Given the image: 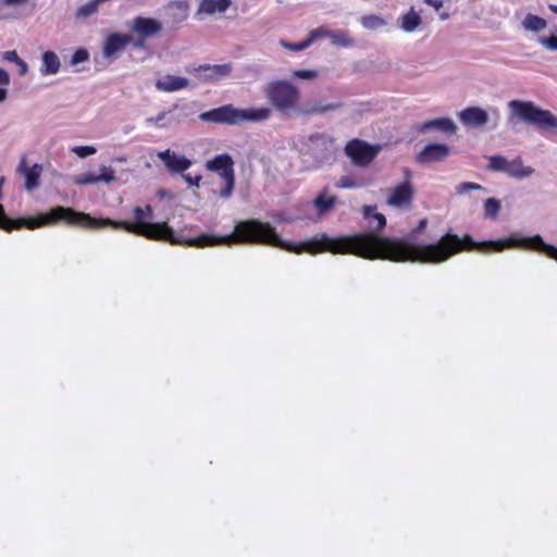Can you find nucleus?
<instances>
[{
	"mask_svg": "<svg viewBox=\"0 0 557 557\" xmlns=\"http://www.w3.org/2000/svg\"><path fill=\"white\" fill-rule=\"evenodd\" d=\"M428 220L422 219L418 226L403 239L380 236L373 232L357 233L331 237L326 233L314 236L300 244L272 239L274 247L283 250L317 255L331 252L333 255H355L368 260H389L393 262H421L442 263L462 250L478 249L481 252L503 251L504 249H530L545 255L546 243L541 235L522 237L512 234L506 239L475 242L467 235L460 238L456 234L447 233L435 244L416 245V234L422 232Z\"/></svg>",
	"mask_w": 557,
	"mask_h": 557,
	"instance_id": "obj_1",
	"label": "nucleus"
},
{
	"mask_svg": "<svg viewBox=\"0 0 557 557\" xmlns=\"http://www.w3.org/2000/svg\"><path fill=\"white\" fill-rule=\"evenodd\" d=\"M152 208L147 205L145 209L135 207L134 215L136 222L114 221L111 219H96L87 213L77 212L72 208L58 206L53 210L57 219H64L70 224L83 225L89 228H99L110 226L113 228H123L138 236H144L152 240H164L172 245H186L195 247H207L225 245L231 246L238 243L261 244L273 246L271 240H280L275 228L270 223L258 220H246L236 224L234 233L224 236H214L202 234L195 238H184L175 235L173 228L166 223L146 222V215H150Z\"/></svg>",
	"mask_w": 557,
	"mask_h": 557,
	"instance_id": "obj_2",
	"label": "nucleus"
},
{
	"mask_svg": "<svg viewBox=\"0 0 557 557\" xmlns=\"http://www.w3.org/2000/svg\"><path fill=\"white\" fill-rule=\"evenodd\" d=\"M508 123L512 126L518 122H524L542 132H557V116L549 110L535 106L532 101L511 100L508 102Z\"/></svg>",
	"mask_w": 557,
	"mask_h": 557,
	"instance_id": "obj_3",
	"label": "nucleus"
},
{
	"mask_svg": "<svg viewBox=\"0 0 557 557\" xmlns=\"http://www.w3.org/2000/svg\"><path fill=\"white\" fill-rule=\"evenodd\" d=\"M271 113V109L267 107L239 109L232 104H225L203 112L199 117L201 121L210 123L239 125L245 122L267 121Z\"/></svg>",
	"mask_w": 557,
	"mask_h": 557,
	"instance_id": "obj_4",
	"label": "nucleus"
},
{
	"mask_svg": "<svg viewBox=\"0 0 557 557\" xmlns=\"http://www.w3.org/2000/svg\"><path fill=\"white\" fill-rule=\"evenodd\" d=\"M300 144V154L313 169L330 164L336 158L335 139L326 133H314L302 137Z\"/></svg>",
	"mask_w": 557,
	"mask_h": 557,
	"instance_id": "obj_5",
	"label": "nucleus"
},
{
	"mask_svg": "<svg viewBox=\"0 0 557 557\" xmlns=\"http://www.w3.org/2000/svg\"><path fill=\"white\" fill-rule=\"evenodd\" d=\"M263 94L272 107L282 113L296 112L298 109L300 91L286 79L268 83Z\"/></svg>",
	"mask_w": 557,
	"mask_h": 557,
	"instance_id": "obj_6",
	"label": "nucleus"
},
{
	"mask_svg": "<svg viewBox=\"0 0 557 557\" xmlns=\"http://www.w3.org/2000/svg\"><path fill=\"white\" fill-rule=\"evenodd\" d=\"M209 171L216 172L224 181L225 186L220 189L219 195L222 198H230L234 190L235 174L234 162L228 154H220L206 163Z\"/></svg>",
	"mask_w": 557,
	"mask_h": 557,
	"instance_id": "obj_7",
	"label": "nucleus"
},
{
	"mask_svg": "<svg viewBox=\"0 0 557 557\" xmlns=\"http://www.w3.org/2000/svg\"><path fill=\"white\" fill-rule=\"evenodd\" d=\"M381 145H370L364 140L355 138L345 146V153L357 166H368L381 151Z\"/></svg>",
	"mask_w": 557,
	"mask_h": 557,
	"instance_id": "obj_8",
	"label": "nucleus"
},
{
	"mask_svg": "<svg viewBox=\"0 0 557 557\" xmlns=\"http://www.w3.org/2000/svg\"><path fill=\"white\" fill-rule=\"evenodd\" d=\"M451 153V148L446 144L432 143L426 145L417 156L416 161L422 165L444 162Z\"/></svg>",
	"mask_w": 557,
	"mask_h": 557,
	"instance_id": "obj_9",
	"label": "nucleus"
},
{
	"mask_svg": "<svg viewBox=\"0 0 557 557\" xmlns=\"http://www.w3.org/2000/svg\"><path fill=\"white\" fill-rule=\"evenodd\" d=\"M163 28L159 20L145 16H136L129 26V29L137 36L150 38L159 34Z\"/></svg>",
	"mask_w": 557,
	"mask_h": 557,
	"instance_id": "obj_10",
	"label": "nucleus"
},
{
	"mask_svg": "<svg viewBox=\"0 0 557 557\" xmlns=\"http://www.w3.org/2000/svg\"><path fill=\"white\" fill-rule=\"evenodd\" d=\"M195 71L198 73V78L201 82L213 83L220 78L227 77L232 73L233 66L230 63L214 65L202 64L195 69Z\"/></svg>",
	"mask_w": 557,
	"mask_h": 557,
	"instance_id": "obj_11",
	"label": "nucleus"
},
{
	"mask_svg": "<svg viewBox=\"0 0 557 557\" xmlns=\"http://www.w3.org/2000/svg\"><path fill=\"white\" fill-rule=\"evenodd\" d=\"M132 42V36L128 34L112 33L104 42L102 53L108 59H114L121 53L127 45Z\"/></svg>",
	"mask_w": 557,
	"mask_h": 557,
	"instance_id": "obj_12",
	"label": "nucleus"
},
{
	"mask_svg": "<svg viewBox=\"0 0 557 557\" xmlns=\"http://www.w3.org/2000/svg\"><path fill=\"white\" fill-rule=\"evenodd\" d=\"M413 195L414 189L411 182L405 181L392 189L386 202L392 207H405L411 203Z\"/></svg>",
	"mask_w": 557,
	"mask_h": 557,
	"instance_id": "obj_13",
	"label": "nucleus"
},
{
	"mask_svg": "<svg viewBox=\"0 0 557 557\" xmlns=\"http://www.w3.org/2000/svg\"><path fill=\"white\" fill-rule=\"evenodd\" d=\"M158 158L163 161L168 171L173 173H184L191 165V161L174 151L166 149L158 152Z\"/></svg>",
	"mask_w": 557,
	"mask_h": 557,
	"instance_id": "obj_14",
	"label": "nucleus"
},
{
	"mask_svg": "<svg viewBox=\"0 0 557 557\" xmlns=\"http://www.w3.org/2000/svg\"><path fill=\"white\" fill-rule=\"evenodd\" d=\"M460 122L469 127H482L488 122V113L480 107H469L458 113Z\"/></svg>",
	"mask_w": 557,
	"mask_h": 557,
	"instance_id": "obj_15",
	"label": "nucleus"
},
{
	"mask_svg": "<svg viewBox=\"0 0 557 557\" xmlns=\"http://www.w3.org/2000/svg\"><path fill=\"white\" fill-rule=\"evenodd\" d=\"M16 171L25 177V188L27 190H34L39 186V178L42 172V166L40 164L36 163L32 168H28L26 157L23 156Z\"/></svg>",
	"mask_w": 557,
	"mask_h": 557,
	"instance_id": "obj_16",
	"label": "nucleus"
},
{
	"mask_svg": "<svg viewBox=\"0 0 557 557\" xmlns=\"http://www.w3.org/2000/svg\"><path fill=\"white\" fill-rule=\"evenodd\" d=\"M458 127L450 117H438L434 120L425 121L424 123L417 126L419 133H426L429 131H438L445 134H455Z\"/></svg>",
	"mask_w": 557,
	"mask_h": 557,
	"instance_id": "obj_17",
	"label": "nucleus"
},
{
	"mask_svg": "<svg viewBox=\"0 0 557 557\" xmlns=\"http://www.w3.org/2000/svg\"><path fill=\"white\" fill-rule=\"evenodd\" d=\"M337 202V197L330 195L327 188H324L313 199L312 205L317 210V215L322 218L333 211Z\"/></svg>",
	"mask_w": 557,
	"mask_h": 557,
	"instance_id": "obj_18",
	"label": "nucleus"
},
{
	"mask_svg": "<svg viewBox=\"0 0 557 557\" xmlns=\"http://www.w3.org/2000/svg\"><path fill=\"white\" fill-rule=\"evenodd\" d=\"M232 5L231 0H202L199 3L196 16L202 14L212 15L215 13H224Z\"/></svg>",
	"mask_w": 557,
	"mask_h": 557,
	"instance_id": "obj_19",
	"label": "nucleus"
},
{
	"mask_svg": "<svg viewBox=\"0 0 557 557\" xmlns=\"http://www.w3.org/2000/svg\"><path fill=\"white\" fill-rule=\"evenodd\" d=\"M189 82L185 77L174 76V75H165L162 78L158 79L156 83V87L158 90L172 92L183 88L188 87Z\"/></svg>",
	"mask_w": 557,
	"mask_h": 557,
	"instance_id": "obj_20",
	"label": "nucleus"
},
{
	"mask_svg": "<svg viewBox=\"0 0 557 557\" xmlns=\"http://www.w3.org/2000/svg\"><path fill=\"white\" fill-rule=\"evenodd\" d=\"M343 107L342 102H333L327 104H318V103H306L302 108L297 109V113L304 115H312V114H324L330 111L338 110Z\"/></svg>",
	"mask_w": 557,
	"mask_h": 557,
	"instance_id": "obj_21",
	"label": "nucleus"
},
{
	"mask_svg": "<svg viewBox=\"0 0 557 557\" xmlns=\"http://www.w3.org/2000/svg\"><path fill=\"white\" fill-rule=\"evenodd\" d=\"M505 173L511 177L522 180L531 176L534 173V169L531 166H524L521 158L518 157L512 161H508Z\"/></svg>",
	"mask_w": 557,
	"mask_h": 557,
	"instance_id": "obj_22",
	"label": "nucleus"
},
{
	"mask_svg": "<svg viewBox=\"0 0 557 557\" xmlns=\"http://www.w3.org/2000/svg\"><path fill=\"white\" fill-rule=\"evenodd\" d=\"M42 66L40 72L42 75H54L59 72L61 63L60 59L53 51H46L41 57Z\"/></svg>",
	"mask_w": 557,
	"mask_h": 557,
	"instance_id": "obj_23",
	"label": "nucleus"
},
{
	"mask_svg": "<svg viewBox=\"0 0 557 557\" xmlns=\"http://www.w3.org/2000/svg\"><path fill=\"white\" fill-rule=\"evenodd\" d=\"M399 27L406 33L414 32L421 24L422 20L419 13L411 8L406 14L398 20Z\"/></svg>",
	"mask_w": 557,
	"mask_h": 557,
	"instance_id": "obj_24",
	"label": "nucleus"
},
{
	"mask_svg": "<svg viewBox=\"0 0 557 557\" xmlns=\"http://www.w3.org/2000/svg\"><path fill=\"white\" fill-rule=\"evenodd\" d=\"M169 10H173L172 14L173 21L176 23H181L188 17L189 4L184 0H176L169 3Z\"/></svg>",
	"mask_w": 557,
	"mask_h": 557,
	"instance_id": "obj_25",
	"label": "nucleus"
},
{
	"mask_svg": "<svg viewBox=\"0 0 557 557\" xmlns=\"http://www.w3.org/2000/svg\"><path fill=\"white\" fill-rule=\"evenodd\" d=\"M327 38L332 40L334 46L338 47H350L355 44V40L344 30H330Z\"/></svg>",
	"mask_w": 557,
	"mask_h": 557,
	"instance_id": "obj_26",
	"label": "nucleus"
},
{
	"mask_svg": "<svg viewBox=\"0 0 557 557\" xmlns=\"http://www.w3.org/2000/svg\"><path fill=\"white\" fill-rule=\"evenodd\" d=\"M173 110L162 111L156 117L146 119V123L153 124L157 127H166L173 122H178V119L170 116Z\"/></svg>",
	"mask_w": 557,
	"mask_h": 557,
	"instance_id": "obj_27",
	"label": "nucleus"
},
{
	"mask_svg": "<svg viewBox=\"0 0 557 557\" xmlns=\"http://www.w3.org/2000/svg\"><path fill=\"white\" fill-rule=\"evenodd\" d=\"M523 27L531 32H540L547 25L546 21L540 16L528 14L523 20Z\"/></svg>",
	"mask_w": 557,
	"mask_h": 557,
	"instance_id": "obj_28",
	"label": "nucleus"
},
{
	"mask_svg": "<svg viewBox=\"0 0 557 557\" xmlns=\"http://www.w3.org/2000/svg\"><path fill=\"white\" fill-rule=\"evenodd\" d=\"M375 206H364L363 215L367 219L373 218L376 221L375 230L380 231L386 225V219L384 214L375 212Z\"/></svg>",
	"mask_w": 557,
	"mask_h": 557,
	"instance_id": "obj_29",
	"label": "nucleus"
},
{
	"mask_svg": "<svg viewBox=\"0 0 557 557\" xmlns=\"http://www.w3.org/2000/svg\"><path fill=\"white\" fill-rule=\"evenodd\" d=\"M99 1L91 0L86 4L79 7L75 13L76 18H88L94 15L99 9Z\"/></svg>",
	"mask_w": 557,
	"mask_h": 557,
	"instance_id": "obj_30",
	"label": "nucleus"
},
{
	"mask_svg": "<svg viewBox=\"0 0 557 557\" xmlns=\"http://www.w3.org/2000/svg\"><path fill=\"white\" fill-rule=\"evenodd\" d=\"M361 25L367 29H377L385 26L386 22L379 15L370 14L361 17Z\"/></svg>",
	"mask_w": 557,
	"mask_h": 557,
	"instance_id": "obj_31",
	"label": "nucleus"
},
{
	"mask_svg": "<svg viewBox=\"0 0 557 557\" xmlns=\"http://www.w3.org/2000/svg\"><path fill=\"white\" fill-rule=\"evenodd\" d=\"M500 201L496 198H488L484 202V213L486 218L495 220L500 211Z\"/></svg>",
	"mask_w": 557,
	"mask_h": 557,
	"instance_id": "obj_32",
	"label": "nucleus"
},
{
	"mask_svg": "<svg viewBox=\"0 0 557 557\" xmlns=\"http://www.w3.org/2000/svg\"><path fill=\"white\" fill-rule=\"evenodd\" d=\"M26 0H0V18H9L12 13L8 11L9 8H16Z\"/></svg>",
	"mask_w": 557,
	"mask_h": 557,
	"instance_id": "obj_33",
	"label": "nucleus"
},
{
	"mask_svg": "<svg viewBox=\"0 0 557 557\" xmlns=\"http://www.w3.org/2000/svg\"><path fill=\"white\" fill-rule=\"evenodd\" d=\"M490 164L488 169L496 172H504L507 169L508 160L502 156H491L488 158Z\"/></svg>",
	"mask_w": 557,
	"mask_h": 557,
	"instance_id": "obj_34",
	"label": "nucleus"
},
{
	"mask_svg": "<svg viewBox=\"0 0 557 557\" xmlns=\"http://www.w3.org/2000/svg\"><path fill=\"white\" fill-rule=\"evenodd\" d=\"M99 170H100V175H97L98 183L104 182L107 184H110L116 180L115 172L112 168L101 165Z\"/></svg>",
	"mask_w": 557,
	"mask_h": 557,
	"instance_id": "obj_35",
	"label": "nucleus"
},
{
	"mask_svg": "<svg viewBox=\"0 0 557 557\" xmlns=\"http://www.w3.org/2000/svg\"><path fill=\"white\" fill-rule=\"evenodd\" d=\"M281 45L282 47H284L285 49L287 50H290V51H302L305 49H307L308 47L311 46V44L309 42L308 38L301 42H298V44H294V42H288L286 40H281Z\"/></svg>",
	"mask_w": 557,
	"mask_h": 557,
	"instance_id": "obj_36",
	"label": "nucleus"
},
{
	"mask_svg": "<svg viewBox=\"0 0 557 557\" xmlns=\"http://www.w3.org/2000/svg\"><path fill=\"white\" fill-rule=\"evenodd\" d=\"M89 59V53L85 48L77 49L71 57V65H77Z\"/></svg>",
	"mask_w": 557,
	"mask_h": 557,
	"instance_id": "obj_37",
	"label": "nucleus"
},
{
	"mask_svg": "<svg viewBox=\"0 0 557 557\" xmlns=\"http://www.w3.org/2000/svg\"><path fill=\"white\" fill-rule=\"evenodd\" d=\"M73 182L77 185H88L98 183V178L95 174L86 173L74 176Z\"/></svg>",
	"mask_w": 557,
	"mask_h": 557,
	"instance_id": "obj_38",
	"label": "nucleus"
},
{
	"mask_svg": "<svg viewBox=\"0 0 557 557\" xmlns=\"http://www.w3.org/2000/svg\"><path fill=\"white\" fill-rule=\"evenodd\" d=\"M481 189H483V186H481L480 184H476V183H472V182H463V183L459 184L458 186H456V193L458 195L467 194L470 190H481Z\"/></svg>",
	"mask_w": 557,
	"mask_h": 557,
	"instance_id": "obj_39",
	"label": "nucleus"
},
{
	"mask_svg": "<svg viewBox=\"0 0 557 557\" xmlns=\"http://www.w3.org/2000/svg\"><path fill=\"white\" fill-rule=\"evenodd\" d=\"M72 152H74L79 158H86L95 154L97 149L94 146H75L72 148Z\"/></svg>",
	"mask_w": 557,
	"mask_h": 557,
	"instance_id": "obj_40",
	"label": "nucleus"
},
{
	"mask_svg": "<svg viewBox=\"0 0 557 557\" xmlns=\"http://www.w3.org/2000/svg\"><path fill=\"white\" fill-rule=\"evenodd\" d=\"M327 34H330V29L321 26L309 33L308 40L312 45L315 40L327 37Z\"/></svg>",
	"mask_w": 557,
	"mask_h": 557,
	"instance_id": "obj_41",
	"label": "nucleus"
},
{
	"mask_svg": "<svg viewBox=\"0 0 557 557\" xmlns=\"http://www.w3.org/2000/svg\"><path fill=\"white\" fill-rule=\"evenodd\" d=\"M293 76L300 79L312 81L317 78L318 73L313 70H296L293 72Z\"/></svg>",
	"mask_w": 557,
	"mask_h": 557,
	"instance_id": "obj_42",
	"label": "nucleus"
},
{
	"mask_svg": "<svg viewBox=\"0 0 557 557\" xmlns=\"http://www.w3.org/2000/svg\"><path fill=\"white\" fill-rule=\"evenodd\" d=\"M540 42L549 50H557V36L541 37Z\"/></svg>",
	"mask_w": 557,
	"mask_h": 557,
	"instance_id": "obj_43",
	"label": "nucleus"
},
{
	"mask_svg": "<svg viewBox=\"0 0 557 557\" xmlns=\"http://www.w3.org/2000/svg\"><path fill=\"white\" fill-rule=\"evenodd\" d=\"M183 178L190 186H198L201 181V175L191 176L190 174H183Z\"/></svg>",
	"mask_w": 557,
	"mask_h": 557,
	"instance_id": "obj_44",
	"label": "nucleus"
},
{
	"mask_svg": "<svg viewBox=\"0 0 557 557\" xmlns=\"http://www.w3.org/2000/svg\"><path fill=\"white\" fill-rule=\"evenodd\" d=\"M20 59L21 58L18 57L15 50L5 51L3 53V60L8 62H14L16 64L17 61H20Z\"/></svg>",
	"mask_w": 557,
	"mask_h": 557,
	"instance_id": "obj_45",
	"label": "nucleus"
},
{
	"mask_svg": "<svg viewBox=\"0 0 557 557\" xmlns=\"http://www.w3.org/2000/svg\"><path fill=\"white\" fill-rule=\"evenodd\" d=\"M544 247H545V256L557 261V247L549 245V244H546V246H544Z\"/></svg>",
	"mask_w": 557,
	"mask_h": 557,
	"instance_id": "obj_46",
	"label": "nucleus"
},
{
	"mask_svg": "<svg viewBox=\"0 0 557 557\" xmlns=\"http://www.w3.org/2000/svg\"><path fill=\"white\" fill-rule=\"evenodd\" d=\"M10 85V75L3 69H0V86L8 87Z\"/></svg>",
	"mask_w": 557,
	"mask_h": 557,
	"instance_id": "obj_47",
	"label": "nucleus"
},
{
	"mask_svg": "<svg viewBox=\"0 0 557 557\" xmlns=\"http://www.w3.org/2000/svg\"><path fill=\"white\" fill-rule=\"evenodd\" d=\"M337 186L338 187H343V188H351L354 187V182L350 177L348 176H343L339 182L337 183Z\"/></svg>",
	"mask_w": 557,
	"mask_h": 557,
	"instance_id": "obj_48",
	"label": "nucleus"
},
{
	"mask_svg": "<svg viewBox=\"0 0 557 557\" xmlns=\"http://www.w3.org/2000/svg\"><path fill=\"white\" fill-rule=\"evenodd\" d=\"M146 40H147V38L137 36V38L135 40L132 39L131 44L136 49H144L146 47Z\"/></svg>",
	"mask_w": 557,
	"mask_h": 557,
	"instance_id": "obj_49",
	"label": "nucleus"
},
{
	"mask_svg": "<svg viewBox=\"0 0 557 557\" xmlns=\"http://www.w3.org/2000/svg\"><path fill=\"white\" fill-rule=\"evenodd\" d=\"M16 65L18 66V74L21 76H23L27 73L28 65L24 60L20 59V61H17Z\"/></svg>",
	"mask_w": 557,
	"mask_h": 557,
	"instance_id": "obj_50",
	"label": "nucleus"
},
{
	"mask_svg": "<svg viewBox=\"0 0 557 557\" xmlns=\"http://www.w3.org/2000/svg\"><path fill=\"white\" fill-rule=\"evenodd\" d=\"M424 3L433 7L436 11L443 7V2L441 0H424Z\"/></svg>",
	"mask_w": 557,
	"mask_h": 557,
	"instance_id": "obj_51",
	"label": "nucleus"
},
{
	"mask_svg": "<svg viewBox=\"0 0 557 557\" xmlns=\"http://www.w3.org/2000/svg\"><path fill=\"white\" fill-rule=\"evenodd\" d=\"M7 98H8V89H7V87L2 86V87H0V103L5 101Z\"/></svg>",
	"mask_w": 557,
	"mask_h": 557,
	"instance_id": "obj_52",
	"label": "nucleus"
},
{
	"mask_svg": "<svg viewBox=\"0 0 557 557\" xmlns=\"http://www.w3.org/2000/svg\"><path fill=\"white\" fill-rule=\"evenodd\" d=\"M404 174H405V181L410 182V180H411V172H410V170L405 169L404 170Z\"/></svg>",
	"mask_w": 557,
	"mask_h": 557,
	"instance_id": "obj_53",
	"label": "nucleus"
},
{
	"mask_svg": "<svg viewBox=\"0 0 557 557\" xmlns=\"http://www.w3.org/2000/svg\"><path fill=\"white\" fill-rule=\"evenodd\" d=\"M441 20L442 21H445L447 18H449V13L448 12H443L441 15H440Z\"/></svg>",
	"mask_w": 557,
	"mask_h": 557,
	"instance_id": "obj_54",
	"label": "nucleus"
},
{
	"mask_svg": "<svg viewBox=\"0 0 557 557\" xmlns=\"http://www.w3.org/2000/svg\"><path fill=\"white\" fill-rule=\"evenodd\" d=\"M277 221H288L286 218H284L283 213H280L276 215Z\"/></svg>",
	"mask_w": 557,
	"mask_h": 557,
	"instance_id": "obj_55",
	"label": "nucleus"
},
{
	"mask_svg": "<svg viewBox=\"0 0 557 557\" xmlns=\"http://www.w3.org/2000/svg\"><path fill=\"white\" fill-rule=\"evenodd\" d=\"M549 10L557 14V5L550 4Z\"/></svg>",
	"mask_w": 557,
	"mask_h": 557,
	"instance_id": "obj_56",
	"label": "nucleus"
},
{
	"mask_svg": "<svg viewBox=\"0 0 557 557\" xmlns=\"http://www.w3.org/2000/svg\"><path fill=\"white\" fill-rule=\"evenodd\" d=\"M176 109H178V106H177V104H174V106H173V110H176Z\"/></svg>",
	"mask_w": 557,
	"mask_h": 557,
	"instance_id": "obj_57",
	"label": "nucleus"
}]
</instances>
